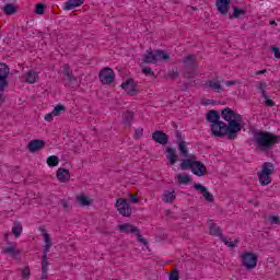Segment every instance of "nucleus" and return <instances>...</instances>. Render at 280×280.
I'll return each mask as SVG.
<instances>
[{"label":"nucleus","mask_w":280,"mask_h":280,"mask_svg":"<svg viewBox=\"0 0 280 280\" xmlns=\"http://www.w3.org/2000/svg\"><path fill=\"white\" fill-rule=\"evenodd\" d=\"M116 209L124 215V218H130L132 215V208H130V203H128V199L119 198L116 201Z\"/></svg>","instance_id":"6e6552de"},{"label":"nucleus","mask_w":280,"mask_h":280,"mask_svg":"<svg viewBox=\"0 0 280 280\" xmlns=\"http://www.w3.org/2000/svg\"><path fill=\"white\" fill-rule=\"evenodd\" d=\"M135 119V113L127 110L122 115V124H125V126H130V124H132Z\"/></svg>","instance_id":"c85d7f7f"},{"label":"nucleus","mask_w":280,"mask_h":280,"mask_svg":"<svg viewBox=\"0 0 280 280\" xmlns=\"http://www.w3.org/2000/svg\"><path fill=\"white\" fill-rule=\"evenodd\" d=\"M45 8H47L45 3H37L35 5L34 14H39V15L45 14Z\"/></svg>","instance_id":"4c0bfd02"},{"label":"nucleus","mask_w":280,"mask_h":280,"mask_svg":"<svg viewBox=\"0 0 280 280\" xmlns=\"http://www.w3.org/2000/svg\"><path fill=\"white\" fill-rule=\"evenodd\" d=\"M47 279V271L42 270V280H46Z\"/></svg>","instance_id":"bf43d9fd"},{"label":"nucleus","mask_w":280,"mask_h":280,"mask_svg":"<svg viewBox=\"0 0 280 280\" xmlns=\"http://www.w3.org/2000/svg\"><path fill=\"white\" fill-rule=\"evenodd\" d=\"M215 8L222 16H226V14H229V10H231V0H217Z\"/></svg>","instance_id":"4468645a"},{"label":"nucleus","mask_w":280,"mask_h":280,"mask_svg":"<svg viewBox=\"0 0 280 280\" xmlns=\"http://www.w3.org/2000/svg\"><path fill=\"white\" fill-rule=\"evenodd\" d=\"M271 174H275V164L272 162H265L261 166V171L258 172V180L260 185L266 186L272 183Z\"/></svg>","instance_id":"423d86ee"},{"label":"nucleus","mask_w":280,"mask_h":280,"mask_svg":"<svg viewBox=\"0 0 280 280\" xmlns=\"http://www.w3.org/2000/svg\"><path fill=\"white\" fill-rule=\"evenodd\" d=\"M45 233V229L42 230Z\"/></svg>","instance_id":"774afa93"},{"label":"nucleus","mask_w":280,"mask_h":280,"mask_svg":"<svg viewBox=\"0 0 280 280\" xmlns=\"http://www.w3.org/2000/svg\"><path fill=\"white\" fill-rule=\"evenodd\" d=\"M44 241L46 245L44 246V255L42 257V261H47V253H49V248H51V236L49 233L44 232Z\"/></svg>","instance_id":"4be33fe9"},{"label":"nucleus","mask_w":280,"mask_h":280,"mask_svg":"<svg viewBox=\"0 0 280 280\" xmlns=\"http://www.w3.org/2000/svg\"><path fill=\"white\" fill-rule=\"evenodd\" d=\"M159 60H170V54L164 50H152V48H149L142 57L144 65H156Z\"/></svg>","instance_id":"20e7f679"},{"label":"nucleus","mask_w":280,"mask_h":280,"mask_svg":"<svg viewBox=\"0 0 280 280\" xmlns=\"http://www.w3.org/2000/svg\"><path fill=\"white\" fill-rule=\"evenodd\" d=\"M196 69H198V60L196 55H188L184 59V78L191 80L196 78Z\"/></svg>","instance_id":"39448f33"},{"label":"nucleus","mask_w":280,"mask_h":280,"mask_svg":"<svg viewBox=\"0 0 280 280\" xmlns=\"http://www.w3.org/2000/svg\"><path fill=\"white\" fill-rule=\"evenodd\" d=\"M235 84H237V81H226L225 82V86H233Z\"/></svg>","instance_id":"4d7b16f0"},{"label":"nucleus","mask_w":280,"mask_h":280,"mask_svg":"<svg viewBox=\"0 0 280 280\" xmlns=\"http://www.w3.org/2000/svg\"><path fill=\"white\" fill-rule=\"evenodd\" d=\"M176 135V143H178L179 141H183V132H180V130H176L175 131Z\"/></svg>","instance_id":"864d4df0"},{"label":"nucleus","mask_w":280,"mask_h":280,"mask_svg":"<svg viewBox=\"0 0 280 280\" xmlns=\"http://www.w3.org/2000/svg\"><path fill=\"white\" fill-rule=\"evenodd\" d=\"M62 73H63V79L67 80L70 84L78 81V79L73 77V70H71V67L69 66V63L63 65Z\"/></svg>","instance_id":"f3484780"},{"label":"nucleus","mask_w":280,"mask_h":280,"mask_svg":"<svg viewBox=\"0 0 280 280\" xmlns=\"http://www.w3.org/2000/svg\"><path fill=\"white\" fill-rule=\"evenodd\" d=\"M170 213H172L170 210H166V215H170Z\"/></svg>","instance_id":"0e129e2a"},{"label":"nucleus","mask_w":280,"mask_h":280,"mask_svg":"<svg viewBox=\"0 0 280 280\" xmlns=\"http://www.w3.org/2000/svg\"><path fill=\"white\" fill-rule=\"evenodd\" d=\"M2 253L3 255H10L13 259H19V255H21V250L14 246L2 248Z\"/></svg>","instance_id":"5701e85b"},{"label":"nucleus","mask_w":280,"mask_h":280,"mask_svg":"<svg viewBox=\"0 0 280 280\" xmlns=\"http://www.w3.org/2000/svg\"><path fill=\"white\" fill-rule=\"evenodd\" d=\"M60 163V159L56 155H50L48 159H47V165L49 167H56V165H58Z\"/></svg>","instance_id":"f704fd0d"},{"label":"nucleus","mask_w":280,"mask_h":280,"mask_svg":"<svg viewBox=\"0 0 280 280\" xmlns=\"http://www.w3.org/2000/svg\"><path fill=\"white\" fill-rule=\"evenodd\" d=\"M210 235H214L215 237H220L221 242H226V237L220 233V226L215 223L210 224Z\"/></svg>","instance_id":"b1692460"},{"label":"nucleus","mask_w":280,"mask_h":280,"mask_svg":"<svg viewBox=\"0 0 280 280\" xmlns=\"http://www.w3.org/2000/svg\"><path fill=\"white\" fill-rule=\"evenodd\" d=\"M121 89H124V91H126L127 95H130V97H135V95L139 93L135 79H128L126 82L121 83Z\"/></svg>","instance_id":"9b49d317"},{"label":"nucleus","mask_w":280,"mask_h":280,"mask_svg":"<svg viewBox=\"0 0 280 280\" xmlns=\"http://www.w3.org/2000/svg\"><path fill=\"white\" fill-rule=\"evenodd\" d=\"M117 229L120 231V233H126L127 235H135V233H139V228L132 225L131 223L117 225Z\"/></svg>","instance_id":"dca6fc26"},{"label":"nucleus","mask_w":280,"mask_h":280,"mask_svg":"<svg viewBox=\"0 0 280 280\" xmlns=\"http://www.w3.org/2000/svg\"><path fill=\"white\" fill-rule=\"evenodd\" d=\"M21 275L23 279H30V276L32 275V271H30V267H24L21 269Z\"/></svg>","instance_id":"79ce46f5"},{"label":"nucleus","mask_w":280,"mask_h":280,"mask_svg":"<svg viewBox=\"0 0 280 280\" xmlns=\"http://www.w3.org/2000/svg\"><path fill=\"white\" fill-rule=\"evenodd\" d=\"M258 257L257 254L245 252L241 255V264L246 270H254L257 268Z\"/></svg>","instance_id":"0eeeda50"},{"label":"nucleus","mask_w":280,"mask_h":280,"mask_svg":"<svg viewBox=\"0 0 280 280\" xmlns=\"http://www.w3.org/2000/svg\"><path fill=\"white\" fill-rule=\"evenodd\" d=\"M133 235L138 237V242H140V244H143V246H148V240H145L143 235H141V230L138 229V233H135Z\"/></svg>","instance_id":"ea45409f"},{"label":"nucleus","mask_w":280,"mask_h":280,"mask_svg":"<svg viewBox=\"0 0 280 280\" xmlns=\"http://www.w3.org/2000/svg\"><path fill=\"white\" fill-rule=\"evenodd\" d=\"M191 8V10H198V8H196V7H190Z\"/></svg>","instance_id":"69168bd1"},{"label":"nucleus","mask_w":280,"mask_h":280,"mask_svg":"<svg viewBox=\"0 0 280 280\" xmlns=\"http://www.w3.org/2000/svg\"><path fill=\"white\" fill-rule=\"evenodd\" d=\"M179 277V272L178 269L174 268L171 273L168 275V280H178Z\"/></svg>","instance_id":"a19ab883"},{"label":"nucleus","mask_w":280,"mask_h":280,"mask_svg":"<svg viewBox=\"0 0 280 280\" xmlns=\"http://www.w3.org/2000/svg\"><path fill=\"white\" fill-rule=\"evenodd\" d=\"M60 205L66 213H69V211L73 209V206H71L67 199H61Z\"/></svg>","instance_id":"e433bc0d"},{"label":"nucleus","mask_w":280,"mask_h":280,"mask_svg":"<svg viewBox=\"0 0 280 280\" xmlns=\"http://www.w3.org/2000/svg\"><path fill=\"white\" fill-rule=\"evenodd\" d=\"M164 198V202H174V200H176V196L173 192L170 191H165L163 195Z\"/></svg>","instance_id":"58836bf2"},{"label":"nucleus","mask_w":280,"mask_h":280,"mask_svg":"<svg viewBox=\"0 0 280 280\" xmlns=\"http://www.w3.org/2000/svg\"><path fill=\"white\" fill-rule=\"evenodd\" d=\"M178 150H179V156H184V159H189V149L187 148V142L179 141L177 142Z\"/></svg>","instance_id":"393cba45"},{"label":"nucleus","mask_w":280,"mask_h":280,"mask_svg":"<svg viewBox=\"0 0 280 280\" xmlns=\"http://www.w3.org/2000/svg\"><path fill=\"white\" fill-rule=\"evenodd\" d=\"M269 221L271 222V224H280V219L277 215L269 217Z\"/></svg>","instance_id":"603ef678"},{"label":"nucleus","mask_w":280,"mask_h":280,"mask_svg":"<svg viewBox=\"0 0 280 280\" xmlns=\"http://www.w3.org/2000/svg\"><path fill=\"white\" fill-rule=\"evenodd\" d=\"M194 188L196 189V191H199L203 196L206 202H215L213 194L209 192V190H207V187L202 186L201 184L195 183Z\"/></svg>","instance_id":"ddd939ff"},{"label":"nucleus","mask_w":280,"mask_h":280,"mask_svg":"<svg viewBox=\"0 0 280 280\" xmlns=\"http://www.w3.org/2000/svg\"><path fill=\"white\" fill-rule=\"evenodd\" d=\"M23 233V225L19 222H14L13 228H12V234L14 237H19Z\"/></svg>","instance_id":"473e14b6"},{"label":"nucleus","mask_w":280,"mask_h":280,"mask_svg":"<svg viewBox=\"0 0 280 280\" xmlns=\"http://www.w3.org/2000/svg\"><path fill=\"white\" fill-rule=\"evenodd\" d=\"M265 100V106H268L269 108H272L275 106V101L270 100V97L267 95V98L264 97Z\"/></svg>","instance_id":"de8ad7c7"},{"label":"nucleus","mask_w":280,"mask_h":280,"mask_svg":"<svg viewBox=\"0 0 280 280\" xmlns=\"http://www.w3.org/2000/svg\"><path fill=\"white\" fill-rule=\"evenodd\" d=\"M206 84L212 89V91H215V93H220L222 91V84H220V81H208Z\"/></svg>","instance_id":"2f4dec72"},{"label":"nucleus","mask_w":280,"mask_h":280,"mask_svg":"<svg viewBox=\"0 0 280 280\" xmlns=\"http://www.w3.org/2000/svg\"><path fill=\"white\" fill-rule=\"evenodd\" d=\"M195 163H196V155H189L188 158L182 161V163L179 164V167L183 171L192 170Z\"/></svg>","instance_id":"aec40b11"},{"label":"nucleus","mask_w":280,"mask_h":280,"mask_svg":"<svg viewBox=\"0 0 280 280\" xmlns=\"http://www.w3.org/2000/svg\"><path fill=\"white\" fill-rule=\"evenodd\" d=\"M98 80L102 82V84H113V82H115V71H113V68H103L100 71Z\"/></svg>","instance_id":"1a4fd4ad"},{"label":"nucleus","mask_w":280,"mask_h":280,"mask_svg":"<svg viewBox=\"0 0 280 280\" xmlns=\"http://www.w3.org/2000/svg\"><path fill=\"white\" fill-rule=\"evenodd\" d=\"M176 178L179 185H189L191 183V176L188 174H178Z\"/></svg>","instance_id":"7c9ffc66"},{"label":"nucleus","mask_w":280,"mask_h":280,"mask_svg":"<svg viewBox=\"0 0 280 280\" xmlns=\"http://www.w3.org/2000/svg\"><path fill=\"white\" fill-rule=\"evenodd\" d=\"M221 117L224 119V121H228V124H231V121L236 122V128L231 131L229 129H223V137H226L230 141H233L234 139H237V133L242 132V115L235 113L232 108H224L221 110Z\"/></svg>","instance_id":"f03ea898"},{"label":"nucleus","mask_w":280,"mask_h":280,"mask_svg":"<svg viewBox=\"0 0 280 280\" xmlns=\"http://www.w3.org/2000/svg\"><path fill=\"white\" fill-rule=\"evenodd\" d=\"M254 141L260 152H268V150H272L277 143H280V136L270 131H254Z\"/></svg>","instance_id":"7ed1b4c3"},{"label":"nucleus","mask_w":280,"mask_h":280,"mask_svg":"<svg viewBox=\"0 0 280 280\" xmlns=\"http://www.w3.org/2000/svg\"><path fill=\"white\" fill-rule=\"evenodd\" d=\"M49 261H42V270L48 271Z\"/></svg>","instance_id":"6e6d98bb"},{"label":"nucleus","mask_w":280,"mask_h":280,"mask_svg":"<svg viewBox=\"0 0 280 280\" xmlns=\"http://www.w3.org/2000/svg\"><path fill=\"white\" fill-rule=\"evenodd\" d=\"M46 143L47 142L45 140H40V139L31 140L27 144V150H28V152L34 154V152H38V150H43V148H45Z\"/></svg>","instance_id":"2eb2a0df"},{"label":"nucleus","mask_w":280,"mask_h":280,"mask_svg":"<svg viewBox=\"0 0 280 280\" xmlns=\"http://www.w3.org/2000/svg\"><path fill=\"white\" fill-rule=\"evenodd\" d=\"M168 78L170 80H176V78H178L179 73H178V68H174L172 71L168 72Z\"/></svg>","instance_id":"37998d69"},{"label":"nucleus","mask_w":280,"mask_h":280,"mask_svg":"<svg viewBox=\"0 0 280 280\" xmlns=\"http://www.w3.org/2000/svg\"><path fill=\"white\" fill-rule=\"evenodd\" d=\"M3 91H0V104H3V102H5V100H3Z\"/></svg>","instance_id":"052dcab7"},{"label":"nucleus","mask_w":280,"mask_h":280,"mask_svg":"<svg viewBox=\"0 0 280 280\" xmlns=\"http://www.w3.org/2000/svg\"><path fill=\"white\" fill-rule=\"evenodd\" d=\"M143 137V128H138L135 131V139H141Z\"/></svg>","instance_id":"8fccbe9b"},{"label":"nucleus","mask_w":280,"mask_h":280,"mask_svg":"<svg viewBox=\"0 0 280 280\" xmlns=\"http://www.w3.org/2000/svg\"><path fill=\"white\" fill-rule=\"evenodd\" d=\"M166 159L168 160L170 165H176V163H178V155L176 154V149L167 148Z\"/></svg>","instance_id":"412c9836"},{"label":"nucleus","mask_w":280,"mask_h":280,"mask_svg":"<svg viewBox=\"0 0 280 280\" xmlns=\"http://www.w3.org/2000/svg\"><path fill=\"white\" fill-rule=\"evenodd\" d=\"M3 12L7 16H12V14H16L18 8L14 3H8L3 7Z\"/></svg>","instance_id":"c756f323"},{"label":"nucleus","mask_w":280,"mask_h":280,"mask_svg":"<svg viewBox=\"0 0 280 280\" xmlns=\"http://www.w3.org/2000/svg\"><path fill=\"white\" fill-rule=\"evenodd\" d=\"M57 179L60 183H69V180L71 179V173H69L67 168L60 167L57 170Z\"/></svg>","instance_id":"6ab92c4d"},{"label":"nucleus","mask_w":280,"mask_h":280,"mask_svg":"<svg viewBox=\"0 0 280 280\" xmlns=\"http://www.w3.org/2000/svg\"><path fill=\"white\" fill-rule=\"evenodd\" d=\"M77 202H80L81 207H89L93 205V199L84 196V195H79L77 196Z\"/></svg>","instance_id":"cd10ccee"},{"label":"nucleus","mask_w":280,"mask_h":280,"mask_svg":"<svg viewBox=\"0 0 280 280\" xmlns=\"http://www.w3.org/2000/svg\"><path fill=\"white\" fill-rule=\"evenodd\" d=\"M4 240L8 241V234L4 235Z\"/></svg>","instance_id":"338daca9"},{"label":"nucleus","mask_w":280,"mask_h":280,"mask_svg":"<svg viewBox=\"0 0 280 280\" xmlns=\"http://www.w3.org/2000/svg\"><path fill=\"white\" fill-rule=\"evenodd\" d=\"M8 75H10V67L0 62V91H5V88H8Z\"/></svg>","instance_id":"9d476101"},{"label":"nucleus","mask_w":280,"mask_h":280,"mask_svg":"<svg viewBox=\"0 0 280 280\" xmlns=\"http://www.w3.org/2000/svg\"><path fill=\"white\" fill-rule=\"evenodd\" d=\"M142 73H144V75L154 77V73H153L152 69H151V68H148V67H143V68H142Z\"/></svg>","instance_id":"09e8293b"},{"label":"nucleus","mask_w":280,"mask_h":280,"mask_svg":"<svg viewBox=\"0 0 280 280\" xmlns=\"http://www.w3.org/2000/svg\"><path fill=\"white\" fill-rule=\"evenodd\" d=\"M233 14H229L230 19H240V16H246V10L240 9L238 7H232Z\"/></svg>","instance_id":"bb28decb"},{"label":"nucleus","mask_w":280,"mask_h":280,"mask_svg":"<svg viewBox=\"0 0 280 280\" xmlns=\"http://www.w3.org/2000/svg\"><path fill=\"white\" fill-rule=\"evenodd\" d=\"M36 80H38V74L34 71H28L26 73V82L28 84H34L36 82Z\"/></svg>","instance_id":"72a5a7b5"},{"label":"nucleus","mask_w":280,"mask_h":280,"mask_svg":"<svg viewBox=\"0 0 280 280\" xmlns=\"http://www.w3.org/2000/svg\"><path fill=\"white\" fill-rule=\"evenodd\" d=\"M191 172L195 176H205L207 174V166H205L200 161H195Z\"/></svg>","instance_id":"a211bd4d"},{"label":"nucleus","mask_w":280,"mask_h":280,"mask_svg":"<svg viewBox=\"0 0 280 280\" xmlns=\"http://www.w3.org/2000/svg\"><path fill=\"white\" fill-rule=\"evenodd\" d=\"M225 244V246H229V248H235V246H237V244H240V240H235L234 242H229L225 238V242H223Z\"/></svg>","instance_id":"a18cd8bd"},{"label":"nucleus","mask_w":280,"mask_h":280,"mask_svg":"<svg viewBox=\"0 0 280 280\" xmlns=\"http://www.w3.org/2000/svg\"><path fill=\"white\" fill-rule=\"evenodd\" d=\"M270 51L273 52L275 58H277L278 60L280 59V50H279V47H277V46H270Z\"/></svg>","instance_id":"49530a36"},{"label":"nucleus","mask_w":280,"mask_h":280,"mask_svg":"<svg viewBox=\"0 0 280 280\" xmlns=\"http://www.w3.org/2000/svg\"><path fill=\"white\" fill-rule=\"evenodd\" d=\"M268 70L264 69V70H259L256 72V75H262V73H267Z\"/></svg>","instance_id":"13d9d810"},{"label":"nucleus","mask_w":280,"mask_h":280,"mask_svg":"<svg viewBox=\"0 0 280 280\" xmlns=\"http://www.w3.org/2000/svg\"><path fill=\"white\" fill-rule=\"evenodd\" d=\"M269 23H270L271 25H277V22H276L275 20H271Z\"/></svg>","instance_id":"680f3d73"},{"label":"nucleus","mask_w":280,"mask_h":280,"mask_svg":"<svg viewBox=\"0 0 280 280\" xmlns=\"http://www.w3.org/2000/svg\"><path fill=\"white\" fill-rule=\"evenodd\" d=\"M173 126H174V128H178V125H176L175 122H173Z\"/></svg>","instance_id":"e2e57ef3"},{"label":"nucleus","mask_w":280,"mask_h":280,"mask_svg":"<svg viewBox=\"0 0 280 280\" xmlns=\"http://www.w3.org/2000/svg\"><path fill=\"white\" fill-rule=\"evenodd\" d=\"M60 113H67V107H65L62 104H59L54 108L52 115L54 117H58Z\"/></svg>","instance_id":"c9c22d12"},{"label":"nucleus","mask_w":280,"mask_h":280,"mask_svg":"<svg viewBox=\"0 0 280 280\" xmlns=\"http://www.w3.org/2000/svg\"><path fill=\"white\" fill-rule=\"evenodd\" d=\"M266 86H267L266 82H260L258 89L259 91H261L262 97L268 98V94H266Z\"/></svg>","instance_id":"c03bdc74"},{"label":"nucleus","mask_w":280,"mask_h":280,"mask_svg":"<svg viewBox=\"0 0 280 280\" xmlns=\"http://www.w3.org/2000/svg\"><path fill=\"white\" fill-rule=\"evenodd\" d=\"M206 119L210 124V130L213 137L222 138L224 137V130H230L231 132L237 128L236 121L226 122L220 120V113L218 110L211 109L206 114Z\"/></svg>","instance_id":"f257e3e1"},{"label":"nucleus","mask_w":280,"mask_h":280,"mask_svg":"<svg viewBox=\"0 0 280 280\" xmlns=\"http://www.w3.org/2000/svg\"><path fill=\"white\" fill-rule=\"evenodd\" d=\"M45 121H51L54 119V112L47 114L45 117H44Z\"/></svg>","instance_id":"5fc2aeb1"},{"label":"nucleus","mask_w":280,"mask_h":280,"mask_svg":"<svg viewBox=\"0 0 280 280\" xmlns=\"http://www.w3.org/2000/svg\"><path fill=\"white\" fill-rule=\"evenodd\" d=\"M84 3V0H68L65 3L63 10H73L74 8H80Z\"/></svg>","instance_id":"a878e982"},{"label":"nucleus","mask_w":280,"mask_h":280,"mask_svg":"<svg viewBox=\"0 0 280 280\" xmlns=\"http://www.w3.org/2000/svg\"><path fill=\"white\" fill-rule=\"evenodd\" d=\"M129 200H130V202H132L133 205H139V198H137V194L130 195V196H129Z\"/></svg>","instance_id":"3c124183"},{"label":"nucleus","mask_w":280,"mask_h":280,"mask_svg":"<svg viewBox=\"0 0 280 280\" xmlns=\"http://www.w3.org/2000/svg\"><path fill=\"white\" fill-rule=\"evenodd\" d=\"M152 139L156 143H160V145H167V143H170V136H167V133L161 130L154 131L152 133Z\"/></svg>","instance_id":"f8f14e48"}]
</instances>
